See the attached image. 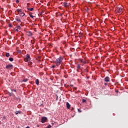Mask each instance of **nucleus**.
<instances>
[{
    "label": "nucleus",
    "mask_w": 128,
    "mask_h": 128,
    "mask_svg": "<svg viewBox=\"0 0 128 128\" xmlns=\"http://www.w3.org/2000/svg\"><path fill=\"white\" fill-rule=\"evenodd\" d=\"M47 128H51V126L50 125H48Z\"/></svg>",
    "instance_id": "obj_26"
},
{
    "label": "nucleus",
    "mask_w": 128,
    "mask_h": 128,
    "mask_svg": "<svg viewBox=\"0 0 128 128\" xmlns=\"http://www.w3.org/2000/svg\"><path fill=\"white\" fill-rule=\"evenodd\" d=\"M32 62H28V64L32 65Z\"/></svg>",
    "instance_id": "obj_24"
},
{
    "label": "nucleus",
    "mask_w": 128,
    "mask_h": 128,
    "mask_svg": "<svg viewBox=\"0 0 128 128\" xmlns=\"http://www.w3.org/2000/svg\"><path fill=\"white\" fill-rule=\"evenodd\" d=\"M60 16H62V14H60Z\"/></svg>",
    "instance_id": "obj_37"
},
{
    "label": "nucleus",
    "mask_w": 128,
    "mask_h": 128,
    "mask_svg": "<svg viewBox=\"0 0 128 128\" xmlns=\"http://www.w3.org/2000/svg\"><path fill=\"white\" fill-rule=\"evenodd\" d=\"M28 80V79L25 78V79H24V80H23V82H26Z\"/></svg>",
    "instance_id": "obj_19"
},
{
    "label": "nucleus",
    "mask_w": 128,
    "mask_h": 128,
    "mask_svg": "<svg viewBox=\"0 0 128 128\" xmlns=\"http://www.w3.org/2000/svg\"><path fill=\"white\" fill-rule=\"evenodd\" d=\"M28 1H29V0H28Z\"/></svg>",
    "instance_id": "obj_38"
},
{
    "label": "nucleus",
    "mask_w": 128,
    "mask_h": 128,
    "mask_svg": "<svg viewBox=\"0 0 128 128\" xmlns=\"http://www.w3.org/2000/svg\"><path fill=\"white\" fill-rule=\"evenodd\" d=\"M46 120H47L46 117H42V122L44 123L46 122Z\"/></svg>",
    "instance_id": "obj_6"
},
{
    "label": "nucleus",
    "mask_w": 128,
    "mask_h": 128,
    "mask_svg": "<svg viewBox=\"0 0 128 128\" xmlns=\"http://www.w3.org/2000/svg\"><path fill=\"white\" fill-rule=\"evenodd\" d=\"M74 89L75 90H76L77 88H74Z\"/></svg>",
    "instance_id": "obj_30"
},
{
    "label": "nucleus",
    "mask_w": 128,
    "mask_h": 128,
    "mask_svg": "<svg viewBox=\"0 0 128 128\" xmlns=\"http://www.w3.org/2000/svg\"><path fill=\"white\" fill-rule=\"evenodd\" d=\"M29 16H30V18H34V16L32 14H29Z\"/></svg>",
    "instance_id": "obj_20"
},
{
    "label": "nucleus",
    "mask_w": 128,
    "mask_h": 128,
    "mask_svg": "<svg viewBox=\"0 0 128 128\" xmlns=\"http://www.w3.org/2000/svg\"><path fill=\"white\" fill-rule=\"evenodd\" d=\"M19 14H20V16H22V17L24 16H25V14L24 12H20V13H19Z\"/></svg>",
    "instance_id": "obj_10"
},
{
    "label": "nucleus",
    "mask_w": 128,
    "mask_h": 128,
    "mask_svg": "<svg viewBox=\"0 0 128 128\" xmlns=\"http://www.w3.org/2000/svg\"><path fill=\"white\" fill-rule=\"evenodd\" d=\"M63 60V58L62 57H59L56 59V60L54 62V64H56V66L58 67L62 63Z\"/></svg>",
    "instance_id": "obj_1"
},
{
    "label": "nucleus",
    "mask_w": 128,
    "mask_h": 128,
    "mask_svg": "<svg viewBox=\"0 0 128 128\" xmlns=\"http://www.w3.org/2000/svg\"><path fill=\"white\" fill-rule=\"evenodd\" d=\"M12 92H16V90H12Z\"/></svg>",
    "instance_id": "obj_28"
},
{
    "label": "nucleus",
    "mask_w": 128,
    "mask_h": 128,
    "mask_svg": "<svg viewBox=\"0 0 128 128\" xmlns=\"http://www.w3.org/2000/svg\"><path fill=\"white\" fill-rule=\"evenodd\" d=\"M70 86L73 87V85L71 84V85H70Z\"/></svg>",
    "instance_id": "obj_32"
},
{
    "label": "nucleus",
    "mask_w": 128,
    "mask_h": 128,
    "mask_svg": "<svg viewBox=\"0 0 128 128\" xmlns=\"http://www.w3.org/2000/svg\"><path fill=\"white\" fill-rule=\"evenodd\" d=\"M78 110L79 112H81V111L80 110V109H78Z\"/></svg>",
    "instance_id": "obj_31"
},
{
    "label": "nucleus",
    "mask_w": 128,
    "mask_h": 128,
    "mask_svg": "<svg viewBox=\"0 0 128 128\" xmlns=\"http://www.w3.org/2000/svg\"><path fill=\"white\" fill-rule=\"evenodd\" d=\"M26 128H30L28 126Z\"/></svg>",
    "instance_id": "obj_34"
},
{
    "label": "nucleus",
    "mask_w": 128,
    "mask_h": 128,
    "mask_svg": "<svg viewBox=\"0 0 128 128\" xmlns=\"http://www.w3.org/2000/svg\"><path fill=\"white\" fill-rule=\"evenodd\" d=\"M16 11H17V12H18V13H19V14L23 12L22 11V10H20V9L16 10Z\"/></svg>",
    "instance_id": "obj_13"
},
{
    "label": "nucleus",
    "mask_w": 128,
    "mask_h": 128,
    "mask_svg": "<svg viewBox=\"0 0 128 128\" xmlns=\"http://www.w3.org/2000/svg\"><path fill=\"white\" fill-rule=\"evenodd\" d=\"M62 6L64 7H68L69 6H70V3L68 2H62Z\"/></svg>",
    "instance_id": "obj_3"
},
{
    "label": "nucleus",
    "mask_w": 128,
    "mask_h": 128,
    "mask_svg": "<svg viewBox=\"0 0 128 128\" xmlns=\"http://www.w3.org/2000/svg\"><path fill=\"white\" fill-rule=\"evenodd\" d=\"M104 85H105V86H106V83H105V84H104Z\"/></svg>",
    "instance_id": "obj_35"
},
{
    "label": "nucleus",
    "mask_w": 128,
    "mask_h": 128,
    "mask_svg": "<svg viewBox=\"0 0 128 128\" xmlns=\"http://www.w3.org/2000/svg\"><path fill=\"white\" fill-rule=\"evenodd\" d=\"M10 56V53L7 52L6 54V56L7 58H8V56Z\"/></svg>",
    "instance_id": "obj_15"
},
{
    "label": "nucleus",
    "mask_w": 128,
    "mask_h": 128,
    "mask_svg": "<svg viewBox=\"0 0 128 128\" xmlns=\"http://www.w3.org/2000/svg\"><path fill=\"white\" fill-rule=\"evenodd\" d=\"M27 10H30V12H32L34 10V8H29L28 7L27 8Z\"/></svg>",
    "instance_id": "obj_14"
},
{
    "label": "nucleus",
    "mask_w": 128,
    "mask_h": 128,
    "mask_svg": "<svg viewBox=\"0 0 128 128\" xmlns=\"http://www.w3.org/2000/svg\"><path fill=\"white\" fill-rule=\"evenodd\" d=\"M56 68L55 65H53L52 66V68Z\"/></svg>",
    "instance_id": "obj_22"
},
{
    "label": "nucleus",
    "mask_w": 128,
    "mask_h": 128,
    "mask_svg": "<svg viewBox=\"0 0 128 128\" xmlns=\"http://www.w3.org/2000/svg\"><path fill=\"white\" fill-rule=\"evenodd\" d=\"M20 2V1L18 0H16V4H18V3H19Z\"/></svg>",
    "instance_id": "obj_27"
},
{
    "label": "nucleus",
    "mask_w": 128,
    "mask_h": 128,
    "mask_svg": "<svg viewBox=\"0 0 128 128\" xmlns=\"http://www.w3.org/2000/svg\"><path fill=\"white\" fill-rule=\"evenodd\" d=\"M20 26H16V29H18V30H20Z\"/></svg>",
    "instance_id": "obj_18"
},
{
    "label": "nucleus",
    "mask_w": 128,
    "mask_h": 128,
    "mask_svg": "<svg viewBox=\"0 0 128 128\" xmlns=\"http://www.w3.org/2000/svg\"><path fill=\"white\" fill-rule=\"evenodd\" d=\"M27 36H32V33L31 32H28Z\"/></svg>",
    "instance_id": "obj_8"
},
{
    "label": "nucleus",
    "mask_w": 128,
    "mask_h": 128,
    "mask_svg": "<svg viewBox=\"0 0 128 128\" xmlns=\"http://www.w3.org/2000/svg\"><path fill=\"white\" fill-rule=\"evenodd\" d=\"M118 12L119 13L122 12V8H118Z\"/></svg>",
    "instance_id": "obj_7"
},
{
    "label": "nucleus",
    "mask_w": 128,
    "mask_h": 128,
    "mask_svg": "<svg viewBox=\"0 0 128 128\" xmlns=\"http://www.w3.org/2000/svg\"><path fill=\"white\" fill-rule=\"evenodd\" d=\"M21 114V111L20 110L16 111V114L17 115V114Z\"/></svg>",
    "instance_id": "obj_16"
},
{
    "label": "nucleus",
    "mask_w": 128,
    "mask_h": 128,
    "mask_svg": "<svg viewBox=\"0 0 128 128\" xmlns=\"http://www.w3.org/2000/svg\"><path fill=\"white\" fill-rule=\"evenodd\" d=\"M82 102H86V100H84V99H82Z\"/></svg>",
    "instance_id": "obj_23"
},
{
    "label": "nucleus",
    "mask_w": 128,
    "mask_h": 128,
    "mask_svg": "<svg viewBox=\"0 0 128 128\" xmlns=\"http://www.w3.org/2000/svg\"><path fill=\"white\" fill-rule=\"evenodd\" d=\"M104 80L105 82H110V78L109 77L106 76V77H105Z\"/></svg>",
    "instance_id": "obj_5"
},
{
    "label": "nucleus",
    "mask_w": 128,
    "mask_h": 128,
    "mask_svg": "<svg viewBox=\"0 0 128 128\" xmlns=\"http://www.w3.org/2000/svg\"><path fill=\"white\" fill-rule=\"evenodd\" d=\"M16 21H18V22H21L20 18L16 17Z\"/></svg>",
    "instance_id": "obj_11"
},
{
    "label": "nucleus",
    "mask_w": 128,
    "mask_h": 128,
    "mask_svg": "<svg viewBox=\"0 0 128 128\" xmlns=\"http://www.w3.org/2000/svg\"><path fill=\"white\" fill-rule=\"evenodd\" d=\"M18 28H16V32H18Z\"/></svg>",
    "instance_id": "obj_33"
},
{
    "label": "nucleus",
    "mask_w": 128,
    "mask_h": 128,
    "mask_svg": "<svg viewBox=\"0 0 128 128\" xmlns=\"http://www.w3.org/2000/svg\"><path fill=\"white\" fill-rule=\"evenodd\" d=\"M77 68L80 69V65H78V66H77Z\"/></svg>",
    "instance_id": "obj_25"
},
{
    "label": "nucleus",
    "mask_w": 128,
    "mask_h": 128,
    "mask_svg": "<svg viewBox=\"0 0 128 128\" xmlns=\"http://www.w3.org/2000/svg\"><path fill=\"white\" fill-rule=\"evenodd\" d=\"M8 26H9V28H12V24H8Z\"/></svg>",
    "instance_id": "obj_21"
},
{
    "label": "nucleus",
    "mask_w": 128,
    "mask_h": 128,
    "mask_svg": "<svg viewBox=\"0 0 128 128\" xmlns=\"http://www.w3.org/2000/svg\"><path fill=\"white\" fill-rule=\"evenodd\" d=\"M8 60H10V62H12V61H14V58H9Z\"/></svg>",
    "instance_id": "obj_17"
},
{
    "label": "nucleus",
    "mask_w": 128,
    "mask_h": 128,
    "mask_svg": "<svg viewBox=\"0 0 128 128\" xmlns=\"http://www.w3.org/2000/svg\"><path fill=\"white\" fill-rule=\"evenodd\" d=\"M35 82L36 83V85H39V80L38 79L35 80Z\"/></svg>",
    "instance_id": "obj_12"
},
{
    "label": "nucleus",
    "mask_w": 128,
    "mask_h": 128,
    "mask_svg": "<svg viewBox=\"0 0 128 128\" xmlns=\"http://www.w3.org/2000/svg\"><path fill=\"white\" fill-rule=\"evenodd\" d=\"M58 100V96H56V100Z\"/></svg>",
    "instance_id": "obj_29"
},
{
    "label": "nucleus",
    "mask_w": 128,
    "mask_h": 128,
    "mask_svg": "<svg viewBox=\"0 0 128 128\" xmlns=\"http://www.w3.org/2000/svg\"><path fill=\"white\" fill-rule=\"evenodd\" d=\"M10 94V96H12V93H10V94Z\"/></svg>",
    "instance_id": "obj_36"
},
{
    "label": "nucleus",
    "mask_w": 128,
    "mask_h": 128,
    "mask_svg": "<svg viewBox=\"0 0 128 128\" xmlns=\"http://www.w3.org/2000/svg\"><path fill=\"white\" fill-rule=\"evenodd\" d=\"M66 106H67L68 109H70V105L68 102H66Z\"/></svg>",
    "instance_id": "obj_9"
},
{
    "label": "nucleus",
    "mask_w": 128,
    "mask_h": 128,
    "mask_svg": "<svg viewBox=\"0 0 128 128\" xmlns=\"http://www.w3.org/2000/svg\"><path fill=\"white\" fill-rule=\"evenodd\" d=\"M12 64H8L6 66V68L7 70H10L12 69Z\"/></svg>",
    "instance_id": "obj_4"
},
{
    "label": "nucleus",
    "mask_w": 128,
    "mask_h": 128,
    "mask_svg": "<svg viewBox=\"0 0 128 128\" xmlns=\"http://www.w3.org/2000/svg\"><path fill=\"white\" fill-rule=\"evenodd\" d=\"M30 60V57L28 54H26V57L24 58V62H28Z\"/></svg>",
    "instance_id": "obj_2"
}]
</instances>
